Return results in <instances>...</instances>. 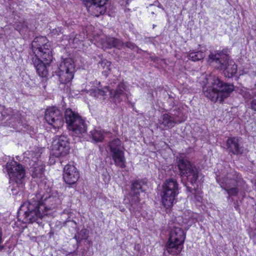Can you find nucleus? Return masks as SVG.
<instances>
[{
  "mask_svg": "<svg viewBox=\"0 0 256 256\" xmlns=\"http://www.w3.org/2000/svg\"><path fill=\"white\" fill-rule=\"evenodd\" d=\"M90 4L88 6V12L91 15L98 17L106 12V4L108 0H89Z\"/></svg>",
  "mask_w": 256,
  "mask_h": 256,
  "instance_id": "18",
  "label": "nucleus"
},
{
  "mask_svg": "<svg viewBox=\"0 0 256 256\" xmlns=\"http://www.w3.org/2000/svg\"><path fill=\"white\" fill-rule=\"evenodd\" d=\"M89 136L94 142H102L104 138V131L96 129L90 131Z\"/></svg>",
  "mask_w": 256,
  "mask_h": 256,
  "instance_id": "24",
  "label": "nucleus"
},
{
  "mask_svg": "<svg viewBox=\"0 0 256 256\" xmlns=\"http://www.w3.org/2000/svg\"><path fill=\"white\" fill-rule=\"evenodd\" d=\"M124 45H125L126 47L131 50H134L135 48H137L136 46L132 42H127L125 44H124Z\"/></svg>",
  "mask_w": 256,
  "mask_h": 256,
  "instance_id": "32",
  "label": "nucleus"
},
{
  "mask_svg": "<svg viewBox=\"0 0 256 256\" xmlns=\"http://www.w3.org/2000/svg\"><path fill=\"white\" fill-rule=\"evenodd\" d=\"M196 198L199 202H200L202 200V198L200 196H198V198Z\"/></svg>",
  "mask_w": 256,
  "mask_h": 256,
  "instance_id": "38",
  "label": "nucleus"
},
{
  "mask_svg": "<svg viewBox=\"0 0 256 256\" xmlns=\"http://www.w3.org/2000/svg\"><path fill=\"white\" fill-rule=\"evenodd\" d=\"M234 208H236V210H238V206H236V204H235Z\"/></svg>",
  "mask_w": 256,
  "mask_h": 256,
  "instance_id": "40",
  "label": "nucleus"
},
{
  "mask_svg": "<svg viewBox=\"0 0 256 256\" xmlns=\"http://www.w3.org/2000/svg\"><path fill=\"white\" fill-rule=\"evenodd\" d=\"M52 33L54 34H58L59 33H62V28H58L54 29L52 30Z\"/></svg>",
  "mask_w": 256,
  "mask_h": 256,
  "instance_id": "34",
  "label": "nucleus"
},
{
  "mask_svg": "<svg viewBox=\"0 0 256 256\" xmlns=\"http://www.w3.org/2000/svg\"><path fill=\"white\" fill-rule=\"evenodd\" d=\"M176 163L181 177L186 178L191 184H194L198 176L196 165L190 162L184 153H180L176 156Z\"/></svg>",
  "mask_w": 256,
  "mask_h": 256,
  "instance_id": "7",
  "label": "nucleus"
},
{
  "mask_svg": "<svg viewBox=\"0 0 256 256\" xmlns=\"http://www.w3.org/2000/svg\"><path fill=\"white\" fill-rule=\"evenodd\" d=\"M158 7H159V8H161L160 5H159V6H158Z\"/></svg>",
  "mask_w": 256,
  "mask_h": 256,
  "instance_id": "43",
  "label": "nucleus"
},
{
  "mask_svg": "<svg viewBox=\"0 0 256 256\" xmlns=\"http://www.w3.org/2000/svg\"><path fill=\"white\" fill-rule=\"evenodd\" d=\"M89 232L88 230L86 228H83L78 232L74 236L78 243L84 240H86L88 237Z\"/></svg>",
  "mask_w": 256,
  "mask_h": 256,
  "instance_id": "27",
  "label": "nucleus"
},
{
  "mask_svg": "<svg viewBox=\"0 0 256 256\" xmlns=\"http://www.w3.org/2000/svg\"><path fill=\"white\" fill-rule=\"evenodd\" d=\"M64 118L68 130L73 136L80 137L86 133L88 128L86 122L78 112L67 108L64 112Z\"/></svg>",
  "mask_w": 256,
  "mask_h": 256,
  "instance_id": "6",
  "label": "nucleus"
},
{
  "mask_svg": "<svg viewBox=\"0 0 256 256\" xmlns=\"http://www.w3.org/2000/svg\"><path fill=\"white\" fill-rule=\"evenodd\" d=\"M80 178V174L76 168L72 164H68L64 168L63 178L68 184H74Z\"/></svg>",
  "mask_w": 256,
  "mask_h": 256,
  "instance_id": "17",
  "label": "nucleus"
},
{
  "mask_svg": "<svg viewBox=\"0 0 256 256\" xmlns=\"http://www.w3.org/2000/svg\"><path fill=\"white\" fill-rule=\"evenodd\" d=\"M216 181L219 184L220 187L224 190L228 189L230 186H236L237 184V182L235 179L232 178L228 176H226L223 177L217 176Z\"/></svg>",
  "mask_w": 256,
  "mask_h": 256,
  "instance_id": "22",
  "label": "nucleus"
},
{
  "mask_svg": "<svg viewBox=\"0 0 256 256\" xmlns=\"http://www.w3.org/2000/svg\"><path fill=\"white\" fill-rule=\"evenodd\" d=\"M87 93L94 98H99L105 94V92L102 89L98 88H93L88 90Z\"/></svg>",
  "mask_w": 256,
  "mask_h": 256,
  "instance_id": "28",
  "label": "nucleus"
},
{
  "mask_svg": "<svg viewBox=\"0 0 256 256\" xmlns=\"http://www.w3.org/2000/svg\"><path fill=\"white\" fill-rule=\"evenodd\" d=\"M79 36L76 35L74 38H72V37L70 38L69 39V43L71 44L72 43L73 47H76V46H75V44H78L80 42V40L79 38Z\"/></svg>",
  "mask_w": 256,
  "mask_h": 256,
  "instance_id": "31",
  "label": "nucleus"
},
{
  "mask_svg": "<svg viewBox=\"0 0 256 256\" xmlns=\"http://www.w3.org/2000/svg\"><path fill=\"white\" fill-rule=\"evenodd\" d=\"M206 80L202 92L204 95L212 102H222L234 90L233 84L224 82L218 76H210Z\"/></svg>",
  "mask_w": 256,
  "mask_h": 256,
  "instance_id": "3",
  "label": "nucleus"
},
{
  "mask_svg": "<svg viewBox=\"0 0 256 256\" xmlns=\"http://www.w3.org/2000/svg\"><path fill=\"white\" fill-rule=\"evenodd\" d=\"M42 150V148L34 147L24 154V158L30 160V171L32 177L34 178H42L44 174V165L43 162L39 160Z\"/></svg>",
  "mask_w": 256,
  "mask_h": 256,
  "instance_id": "9",
  "label": "nucleus"
},
{
  "mask_svg": "<svg viewBox=\"0 0 256 256\" xmlns=\"http://www.w3.org/2000/svg\"><path fill=\"white\" fill-rule=\"evenodd\" d=\"M102 46L104 47H105L106 48H116L118 49H120L124 46V43L118 38L107 37L106 38L105 42L102 44Z\"/></svg>",
  "mask_w": 256,
  "mask_h": 256,
  "instance_id": "23",
  "label": "nucleus"
},
{
  "mask_svg": "<svg viewBox=\"0 0 256 256\" xmlns=\"http://www.w3.org/2000/svg\"><path fill=\"white\" fill-rule=\"evenodd\" d=\"M228 194V196H227V198L228 200L230 199V196H232V195H230V194Z\"/></svg>",
  "mask_w": 256,
  "mask_h": 256,
  "instance_id": "39",
  "label": "nucleus"
},
{
  "mask_svg": "<svg viewBox=\"0 0 256 256\" xmlns=\"http://www.w3.org/2000/svg\"><path fill=\"white\" fill-rule=\"evenodd\" d=\"M76 66L74 60L68 58H64L57 69L53 72L52 76H56L60 84L69 83L74 78Z\"/></svg>",
  "mask_w": 256,
  "mask_h": 256,
  "instance_id": "10",
  "label": "nucleus"
},
{
  "mask_svg": "<svg viewBox=\"0 0 256 256\" xmlns=\"http://www.w3.org/2000/svg\"><path fill=\"white\" fill-rule=\"evenodd\" d=\"M0 118L2 120L5 118L7 116H10V120L14 122V124H12V126H17L18 124L21 122V114L20 112L16 110H13L12 108H6L1 113Z\"/></svg>",
  "mask_w": 256,
  "mask_h": 256,
  "instance_id": "20",
  "label": "nucleus"
},
{
  "mask_svg": "<svg viewBox=\"0 0 256 256\" xmlns=\"http://www.w3.org/2000/svg\"><path fill=\"white\" fill-rule=\"evenodd\" d=\"M240 138L238 137H231L228 138L226 146L230 152L235 155H241L244 152V147L240 144Z\"/></svg>",
  "mask_w": 256,
  "mask_h": 256,
  "instance_id": "19",
  "label": "nucleus"
},
{
  "mask_svg": "<svg viewBox=\"0 0 256 256\" xmlns=\"http://www.w3.org/2000/svg\"><path fill=\"white\" fill-rule=\"evenodd\" d=\"M151 58H152V61H154V62H158L160 60V58H158V57H156V56H152L151 57Z\"/></svg>",
  "mask_w": 256,
  "mask_h": 256,
  "instance_id": "36",
  "label": "nucleus"
},
{
  "mask_svg": "<svg viewBox=\"0 0 256 256\" xmlns=\"http://www.w3.org/2000/svg\"><path fill=\"white\" fill-rule=\"evenodd\" d=\"M110 94L114 103H120L122 101H128V103H131L130 100L131 94L122 82L119 84L116 89L110 90Z\"/></svg>",
  "mask_w": 256,
  "mask_h": 256,
  "instance_id": "16",
  "label": "nucleus"
},
{
  "mask_svg": "<svg viewBox=\"0 0 256 256\" xmlns=\"http://www.w3.org/2000/svg\"><path fill=\"white\" fill-rule=\"evenodd\" d=\"M100 64L101 66H102L104 68H106V70H110V66L111 62L108 60L104 59L102 60L100 62Z\"/></svg>",
  "mask_w": 256,
  "mask_h": 256,
  "instance_id": "30",
  "label": "nucleus"
},
{
  "mask_svg": "<svg viewBox=\"0 0 256 256\" xmlns=\"http://www.w3.org/2000/svg\"><path fill=\"white\" fill-rule=\"evenodd\" d=\"M60 200L57 196H44L40 193L31 196L28 200L20 206L18 212V218L22 222H40L44 216L48 214L60 204Z\"/></svg>",
  "mask_w": 256,
  "mask_h": 256,
  "instance_id": "1",
  "label": "nucleus"
},
{
  "mask_svg": "<svg viewBox=\"0 0 256 256\" xmlns=\"http://www.w3.org/2000/svg\"><path fill=\"white\" fill-rule=\"evenodd\" d=\"M176 123V120L172 118V116L170 114H162L158 120L157 124L158 128L164 129H168L173 128Z\"/></svg>",
  "mask_w": 256,
  "mask_h": 256,
  "instance_id": "21",
  "label": "nucleus"
},
{
  "mask_svg": "<svg viewBox=\"0 0 256 256\" xmlns=\"http://www.w3.org/2000/svg\"><path fill=\"white\" fill-rule=\"evenodd\" d=\"M205 56V54L202 51L190 52L188 54V59L194 62L201 60Z\"/></svg>",
  "mask_w": 256,
  "mask_h": 256,
  "instance_id": "26",
  "label": "nucleus"
},
{
  "mask_svg": "<svg viewBox=\"0 0 256 256\" xmlns=\"http://www.w3.org/2000/svg\"><path fill=\"white\" fill-rule=\"evenodd\" d=\"M208 61L215 68L223 70L226 77L230 78L236 74L237 66L224 51L211 52Z\"/></svg>",
  "mask_w": 256,
  "mask_h": 256,
  "instance_id": "4",
  "label": "nucleus"
},
{
  "mask_svg": "<svg viewBox=\"0 0 256 256\" xmlns=\"http://www.w3.org/2000/svg\"><path fill=\"white\" fill-rule=\"evenodd\" d=\"M32 48L34 54L32 62L38 76L46 78L48 75V66L52 60L50 44L46 37L38 36L32 41Z\"/></svg>",
  "mask_w": 256,
  "mask_h": 256,
  "instance_id": "2",
  "label": "nucleus"
},
{
  "mask_svg": "<svg viewBox=\"0 0 256 256\" xmlns=\"http://www.w3.org/2000/svg\"><path fill=\"white\" fill-rule=\"evenodd\" d=\"M186 233L180 228L174 226L170 232L168 240L166 244V250L170 254L178 255L184 248Z\"/></svg>",
  "mask_w": 256,
  "mask_h": 256,
  "instance_id": "8",
  "label": "nucleus"
},
{
  "mask_svg": "<svg viewBox=\"0 0 256 256\" xmlns=\"http://www.w3.org/2000/svg\"><path fill=\"white\" fill-rule=\"evenodd\" d=\"M250 108L256 112V100H252L250 102Z\"/></svg>",
  "mask_w": 256,
  "mask_h": 256,
  "instance_id": "33",
  "label": "nucleus"
},
{
  "mask_svg": "<svg viewBox=\"0 0 256 256\" xmlns=\"http://www.w3.org/2000/svg\"><path fill=\"white\" fill-rule=\"evenodd\" d=\"M254 185L256 186V180H254Z\"/></svg>",
  "mask_w": 256,
  "mask_h": 256,
  "instance_id": "41",
  "label": "nucleus"
},
{
  "mask_svg": "<svg viewBox=\"0 0 256 256\" xmlns=\"http://www.w3.org/2000/svg\"><path fill=\"white\" fill-rule=\"evenodd\" d=\"M44 118L47 122L55 130L63 126L64 120L62 112L56 106L50 107L46 110Z\"/></svg>",
  "mask_w": 256,
  "mask_h": 256,
  "instance_id": "14",
  "label": "nucleus"
},
{
  "mask_svg": "<svg viewBox=\"0 0 256 256\" xmlns=\"http://www.w3.org/2000/svg\"><path fill=\"white\" fill-rule=\"evenodd\" d=\"M2 34H0V38H2Z\"/></svg>",
  "mask_w": 256,
  "mask_h": 256,
  "instance_id": "42",
  "label": "nucleus"
},
{
  "mask_svg": "<svg viewBox=\"0 0 256 256\" xmlns=\"http://www.w3.org/2000/svg\"><path fill=\"white\" fill-rule=\"evenodd\" d=\"M4 240L2 228L0 226V242Z\"/></svg>",
  "mask_w": 256,
  "mask_h": 256,
  "instance_id": "35",
  "label": "nucleus"
},
{
  "mask_svg": "<svg viewBox=\"0 0 256 256\" xmlns=\"http://www.w3.org/2000/svg\"><path fill=\"white\" fill-rule=\"evenodd\" d=\"M146 182L144 180H136L132 184L131 192L130 193V200L129 210L132 214L139 211L141 208L140 203L139 195L140 192L146 190Z\"/></svg>",
  "mask_w": 256,
  "mask_h": 256,
  "instance_id": "12",
  "label": "nucleus"
},
{
  "mask_svg": "<svg viewBox=\"0 0 256 256\" xmlns=\"http://www.w3.org/2000/svg\"><path fill=\"white\" fill-rule=\"evenodd\" d=\"M225 191L228 194L233 196H236L238 193V190L236 187V185L234 186H230L228 189L226 190Z\"/></svg>",
  "mask_w": 256,
  "mask_h": 256,
  "instance_id": "29",
  "label": "nucleus"
},
{
  "mask_svg": "<svg viewBox=\"0 0 256 256\" xmlns=\"http://www.w3.org/2000/svg\"><path fill=\"white\" fill-rule=\"evenodd\" d=\"M52 146L56 156H66L69 152L70 150L69 139L67 136L64 135L58 136L54 140Z\"/></svg>",
  "mask_w": 256,
  "mask_h": 256,
  "instance_id": "15",
  "label": "nucleus"
},
{
  "mask_svg": "<svg viewBox=\"0 0 256 256\" xmlns=\"http://www.w3.org/2000/svg\"><path fill=\"white\" fill-rule=\"evenodd\" d=\"M3 241L4 240H2V241L0 242V252L2 251L5 248L4 246L2 244Z\"/></svg>",
  "mask_w": 256,
  "mask_h": 256,
  "instance_id": "37",
  "label": "nucleus"
},
{
  "mask_svg": "<svg viewBox=\"0 0 256 256\" xmlns=\"http://www.w3.org/2000/svg\"><path fill=\"white\" fill-rule=\"evenodd\" d=\"M179 194L178 184L174 178H169L166 180L162 186L160 193L162 203L166 208L171 207L175 198Z\"/></svg>",
  "mask_w": 256,
  "mask_h": 256,
  "instance_id": "11",
  "label": "nucleus"
},
{
  "mask_svg": "<svg viewBox=\"0 0 256 256\" xmlns=\"http://www.w3.org/2000/svg\"><path fill=\"white\" fill-rule=\"evenodd\" d=\"M168 114L172 116V118L176 120V124L182 123L185 120L180 110L177 107H175L174 109L171 110Z\"/></svg>",
  "mask_w": 256,
  "mask_h": 256,
  "instance_id": "25",
  "label": "nucleus"
},
{
  "mask_svg": "<svg viewBox=\"0 0 256 256\" xmlns=\"http://www.w3.org/2000/svg\"><path fill=\"white\" fill-rule=\"evenodd\" d=\"M108 147L115 165L120 168H124L126 166V158L120 140L118 138L113 140L109 142Z\"/></svg>",
  "mask_w": 256,
  "mask_h": 256,
  "instance_id": "13",
  "label": "nucleus"
},
{
  "mask_svg": "<svg viewBox=\"0 0 256 256\" xmlns=\"http://www.w3.org/2000/svg\"><path fill=\"white\" fill-rule=\"evenodd\" d=\"M6 169L9 176L10 183L12 185L11 190L14 194H16L23 188L25 168L22 164L12 160L6 163Z\"/></svg>",
  "mask_w": 256,
  "mask_h": 256,
  "instance_id": "5",
  "label": "nucleus"
}]
</instances>
